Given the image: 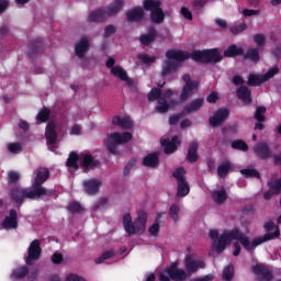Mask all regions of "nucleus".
<instances>
[{"mask_svg": "<svg viewBox=\"0 0 281 281\" xmlns=\"http://www.w3.org/2000/svg\"><path fill=\"white\" fill-rule=\"evenodd\" d=\"M143 165L147 168H157L159 166V156L157 154H149L143 159Z\"/></svg>", "mask_w": 281, "mask_h": 281, "instance_id": "28", "label": "nucleus"}, {"mask_svg": "<svg viewBox=\"0 0 281 281\" xmlns=\"http://www.w3.org/2000/svg\"><path fill=\"white\" fill-rule=\"evenodd\" d=\"M155 38H157V31H155V29H150L148 34L140 36V43L142 45H150Z\"/></svg>", "mask_w": 281, "mask_h": 281, "instance_id": "31", "label": "nucleus"}, {"mask_svg": "<svg viewBox=\"0 0 281 281\" xmlns=\"http://www.w3.org/2000/svg\"><path fill=\"white\" fill-rule=\"evenodd\" d=\"M106 67L110 69L112 76H115V78H119L123 82H126V85H132L131 78L128 77V74L124 68L121 66H114L115 59L110 57L108 58L105 63Z\"/></svg>", "mask_w": 281, "mask_h": 281, "instance_id": "15", "label": "nucleus"}, {"mask_svg": "<svg viewBox=\"0 0 281 281\" xmlns=\"http://www.w3.org/2000/svg\"><path fill=\"white\" fill-rule=\"evenodd\" d=\"M48 117H49V109H47V108H44L37 114V121L38 122H47Z\"/></svg>", "mask_w": 281, "mask_h": 281, "instance_id": "42", "label": "nucleus"}, {"mask_svg": "<svg viewBox=\"0 0 281 281\" xmlns=\"http://www.w3.org/2000/svg\"><path fill=\"white\" fill-rule=\"evenodd\" d=\"M240 172L244 177H256L257 179L260 177L256 169H243Z\"/></svg>", "mask_w": 281, "mask_h": 281, "instance_id": "45", "label": "nucleus"}, {"mask_svg": "<svg viewBox=\"0 0 281 281\" xmlns=\"http://www.w3.org/2000/svg\"><path fill=\"white\" fill-rule=\"evenodd\" d=\"M254 41L258 45V47H263L265 46V35L257 34V35H255Z\"/></svg>", "mask_w": 281, "mask_h": 281, "instance_id": "49", "label": "nucleus"}, {"mask_svg": "<svg viewBox=\"0 0 281 281\" xmlns=\"http://www.w3.org/2000/svg\"><path fill=\"white\" fill-rule=\"evenodd\" d=\"M112 124H114V126H120L121 128H132L133 126V121H131L130 116H114L112 119Z\"/></svg>", "mask_w": 281, "mask_h": 281, "instance_id": "24", "label": "nucleus"}, {"mask_svg": "<svg viewBox=\"0 0 281 281\" xmlns=\"http://www.w3.org/2000/svg\"><path fill=\"white\" fill-rule=\"evenodd\" d=\"M182 80L184 85L180 93V100L186 102V100L192 98L199 91V81L192 80L190 75H183Z\"/></svg>", "mask_w": 281, "mask_h": 281, "instance_id": "12", "label": "nucleus"}, {"mask_svg": "<svg viewBox=\"0 0 281 281\" xmlns=\"http://www.w3.org/2000/svg\"><path fill=\"white\" fill-rule=\"evenodd\" d=\"M9 181L11 183H14V181H19V172L16 171L9 172Z\"/></svg>", "mask_w": 281, "mask_h": 281, "instance_id": "55", "label": "nucleus"}, {"mask_svg": "<svg viewBox=\"0 0 281 281\" xmlns=\"http://www.w3.org/2000/svg\"><path fill=\"white\" fill-rule=\"evenodd\" d=\"M100 186H102V182L99 180H88L83 182V188L87 194H95V192L100 190Z\"/></svg>", "mask_w": 281, "mask_h": 281, "instance_id": "25", "label": "nucleus"}, {"mask_svg": "<svg viewBox=\"0 0 281 281\" xmlns=\"http://www.w3.org/2000/svg\"><path fill=\"white\" fill-rule=\"evenodd\" d=\"M181 144V140H179V137L173 136L170 139L168 138H162L161 139V146L166 153V155H170L172 153H175V150H177V147Z\"/></svg>", "mask_w": 281, "mask_h": 281, "instance_id": "21", "label": "nucleus"}, {"mask_svg": "<svg viewBox=\"0 0 281 281\" xmlns=\"http://www.w3.org/2000/svg\"><path fill=\"white\" fill-rule=\"evenodd\" d=\"M89 49V40L87 37L81 38V41L76 45L75 52L79 58H82L87 50Z\"/></svg>", "mask_w": 281, "mask_h": 281, "instance_id": "27", "label": "nucleus"}, {"mask_svg": "<svg viewBox=\"0 0 281 281\" xmlns=\"http://www.w3.org/2000/svg\"><path fill=\"white\" fill-rule=\"evenodd\" d=\"M81 131H82V127H80L79 125H75L70 131V135H80Z\"/></svg>", "mask_w": 281, "mask_h": 281, "instance_id": "57", "label": "nucleus"}, {"mask_svg": "<svg viewBox=\"0 0 281 281\" xmlns=\"http://www.w3.org/2000/svg\"><path fill=\"white\" fill-rule=\"evenodd\" d=\"M192 58L195 63H221L223 55L217 48L193 50L191 55L183 50L170 49L166 53V60L162 65V76H170L177 71L179 63H183L187 58Z\"/></svg>", "mask_w": 281, "mask_h": 281, "instance_id": "2", "label": "nucleus"}, {"mask_svg": "<svg viewBox=\"0 0 281 281\" xmlns=\"http://www.w3.org/2000/svg\"><path fill=\"white\" fill-rule=\"evenodd\" d=\"M113 256H115V252L113 250H108V251L103 252L101 257L97 258L94 260V262L97 265H102V262H104V260H109V259L113 258Z\"/></svg>", "mask_w": 281, "mask_h": 281, "instance_id": "37", "label": "nucleus"}, {"mask_svg": "<svg viewBox=\"0 0 281 281\" xmlns=\"http://www.w3.org/2000/svg\"><path fill=\"white\" fill-rule=\"evenodd\" d=\"M212 280H214V276L213 274H206L202 278L194 279L193 281H212Z\"/></svg>", "mask_w": 281, "mask_h": 281, "instance_id": "58", "label": "nucleus"}, {"mask_svg": "<svg viewBox=\"0 0 281 281\" xmlns=\"http://www.w3.org/2000/svg\"><path fill=\"white\" fill-rule=\"evenodd\" d=\"M232 148H234L235 150H248L249 147L244 140H234L232 143Z\"/></svg>", "mask_w": 281, "mask_h": 281, "instance_id": "40", "label": "nucleus"}, {"mask_svg": "<svg viewBox=\"0 0 281 281\" xmlns=\"http://www.w3.org/2000/svg\"><path fill=\"white\" fill-rule=\"evenodd\" d=\"M9 153H13L14 155L21 153L23 150V147L19 143H11L8 145Z\"/></svg>", "mask_w": 281, "mask_h": 281, "instance_id": "43", "label": "nucleus"}, {"mask_svg": "<svg viewBox=\"0 0 281 281\" xmlns=\"http://www.w3.org/2000/svg\"><path fill=\"white\" fill-rule=\"evenodd\" d=\"M138 58L144 65H153V63L157 60L155 56H148V55H139Z\"/></svg>", "mask_w": 281, "mask_h": 281, "instance_id": "44", "label": "nucleus"}, {"mask_svg": "<svg viewBox=\"0 0 281 281\" xmlns=\"http://www.w3.org/2000/svg\"><path fill=\"white\" fill-rule=\"evenodd\" d=\"M245 58H249L252 63H258L260 60V55H258L257 48H250L245 55Z\"/></svg>", "mask_w": 281, "mask_h": 281, "instance_id": "36", "label": "nucleus"}, {"mask_svg": "<svg viewBox=\"0 0 281 281\" xmlns=\"http://www.w3.org/2000/svg\"><path fill=\"white\" fill-rule=\"evenodd\" d=\"M199 148V145L196 143H191L189 146L188 151V161L194 162L196 159H199V155L196 154V150Z\"/></svg>", "mask_w": 281, "mask_h": 281, "instance_id": "34", "label": "nucleus"}, {"mask_svg": "<svg viewBox=\"0 0 281 281\" xmlns=\"http://www.w3.org/2000/svg\"><path fill=\"white\" fill-rule=\"evenodd\" d=\"M252 273L257 276L259 281H271L273 280V274L269 271L266 265L256 263L252 266Z\"/></svg>", "mask_w": 281, "mask_h": 281, "instance_id": "18", "label": "nucleus"}, {"mask_svg": "<svg viewBox=\"0 0 281 281\" xmlns=\"http://www.w3.org/2000/svg\"><path fill=\"white\" fill-rule=\"evenodd\" d=\"M45 137H46V144L47 147L55 153V155H58V143L56 142L58 135L56 134V123L49 122L46 126L45 131Z\"/></svg>", "mask_w": 281, "mask_h": 281, "instance_id": "14", "label": "nucleus"}, {"mask_svg": "<svg viewBox=\"0 0 281 281\" xmlns=\"http://www.w3.org/2000/svg\"><path fill=\"white\" fill-rule=\"evenodd\" d=\"M66 281H87V280H85V278H82L78 274L71 273L66 277Z\"/></svg>", "mask_w": 281, "mask_h": 281, "instance_id": "51", "label": "nucleus"}, {"mask_svg": "<svg viewBox=\"0 0 281 281\" xmlns=\"http://www.w3.org/2000/svg\"><path fill=\"white\" fill-rule=\"evenodd\" d=\"M229 117V111L227 109L217 110L211 117L210 124L211 126H221L225 120Z\"/></svg>", "mask_w": 281, "mask_h": 281, "instance_id": "20", "label": "nucleus"}, {"mask_svg": "<svg viewBox=\"0 0 281 281\" xmlns=\"http://www.w3.org/2000/svg\"><path fill=\"white\" fill-rule=\"evenodd\" d=\"M229 170H232V165L229 161H225L218 166L217 175L218 177H227V172H229Z\"/></svg>", "mask_w": 281, "mask_h": 281, "instance_id": "35", "label": "nucleus"}, {"mask_svg": "<svg viewBox=\"0 0 281 281\" xmlns=\"http://www.w3.org/2000/svg\"><path fill=\"white\" fill-rule=\"evenodd\" d=\"M52 261L54 262V265H60L63 262V255L55 252L52 257Z\"/></svg>", "mask_w": 281, "mask_h": 281, "instance_id": "52", "label": "nucleus"}, {"mask_svg": "<svg viewBox=\"0 0 281 281\" xmlns=\"http://www.w3.org/2000/svg\"><path fill=\"white\" fill-rule=\"evenodd\" d=\"M215 23H216V25H218V27H222V29L227 27V22H225V20L216 19Z\"/></svg>", "mask_w": 281, "mask_h": 281, "instance_id": "59", "label": "nucleus"}, {"mask_svg": "<svg viewBox=\"0 0 281 281\" xmlns=\"http://www.w3.org/2000/svg\"><path fill=\"white\" fill-rule=\"evenodd\" d=\"M150 236H157L159 234V224L155 223L154 225H151L148 229Z\"/></svg>", "mask_w": 281, "mask_h": 281, "instance_id": "50", "label": "nucleus"}, {"mask_svg": "<svg viewBox=\"0 0 281 281\" xmlns=\"http://www.w3.org/2000/svg\"><path fill=\"white\" fill-rule=\"evenodd\" d=\"M16 225V211L11 210L9 215L5 216L2 222V229H15Z\"/></svg>", "mask_w": 281, "mask_h": 281, "instance_id": "23", "label": "nucleus"}, {"mask_svg": "<svg viewBox=\"0 0 281 281\" xmlns=\"http://www.w3.org/2000/svg\"><path fill=\"white\" fill-rule=\"evenodd\" d=\"M175 179L178 181V196H188L190 194V184L186 181V169L178 168L173 172Z\"/></svg>", "mask_w": 281, "mask_h": 281, "instance_id": "13", "label": "nucleus"}, {"mask_svg": "<svg viewBox=\"0 0 281 281\" xmlns=\"http://www.w3.org/2000/svg\"><path fill=\"white\" fill-rule=\"evenodd\" d=\"M131 139H133V134L128 132H125L123 134L113 133L106 138L105 146L108 150L115 155V148H117V146H120L121 144H126V142H131Z\"/></svg>", "mask_w": 281, "mask_h": 281, "instance_id": "11", "label": "nucleus"}, {"mask_svg": "<svg viewBox=\"0 0 281 281\" xmlns=\"http://www.w3.org/2000/svg\"><path fill=\"white\" fill-rule=\"evenodd\" d=\"M68 170H78L79 166H82L83 172H89V170H93V168H98L100 166V161H98L89 151H83L80 155H77L76 151L70 153L68 160L66 162Z\"/></svg>", "mask_w": 281, "mask_h": 281, "instance_id": "4", "label": "nucleus"}, {"mask_svg": "<svg viewBox=\"0 0 281 281\" xmlns=\"http://www.w3.org/2000/svg\"><path fill=\"white\" fill-rule=\"evenodd\" d=\"M237 95L245 104H249V102H251V92L247 87H240L237 89Z\"/></svg>", "mask_w": 281, "mask_h": 281, "instance_id": "29", "label": "nucleus"}, {"mask_svg": "<svg viewBox=\"0 0 281 281\" xmlns=\"http://www.w3.org/2000/svg\"><path fill=\"white\" fill-rule=\"evenodd\" d=\"M244 16H256L258 14L257 10H251V9H245L243 11Z\"/></svg>", "mask_w": 281, "mask_h": 281, "instance_id": "56", "label": "nucleus"}, {"mask_svg": "<svg viewBox=\"0 0 281 281\" xmlns=\"http://www.w3.org/2000/svg\"><path fill=\"white\" fill-rule=\"evenodd\" d=\"M169 214L173 221H179V206L173 204L169 210Z\"/></svg>", "mask_w": 281, "mask_h": 281, "instance_id": "46", "label": "nucleus"}, {"mask_svg": "<svg viewBox=\"0 0 281 281\" xmlns=\"http://www.w3.org/2000/svg\"><path fill=\"white\" fill-rule=\"evenodd\" d=\"M278 67L270 68L265 75H249L248 85L256 87L257 85H262V82H267V80H271L273 76L278 74Z\"/></svg>", "mask_w": 281, "mask_h": 281, "instance_id": "17", "label": "nucleus"}, {"mask_svg": "<svg viewBox=\"0 0 281 281\" xmlns=\"http://www.w3.org/2000/svg\"><path fill=\"white\" fill-rule=\"evenodd\" d=\"M205 103V100L203 98H198L192 100L188 105H186L182 110V112L178 115L170 116L169 124L171 126H175L183 115H190V113H195V111H199V109L203 108V104Z\"/></svg>", "mask_w": 281, "mask_h": 281, "instance_id": "10", "label": "nucleus"}, {"mask_svg": "<svg viewBox=\"0 0 281 281\" xmlns=\"http://www.w3.org/2000/svg\"><path fill=\"white\" fill-rule=\"evenodd\" d=\"M68 210L72 214H80V212H82V205L78 202H72L68 205Z\"/></svg>", "mask_w": 281, "mask_h": 281, "instance_id": "41", "label": "nucleus"}, {"mask_svg": "<svg viewBox=\"0 0 281 281\" xmlns=\"http://www.w3.org/2000/svg\"><path fill=\"white\" fill-rule=\"evenodd\" d=\"M233 82H234V85H243V82H245V81L243 80V78L240 76H235L233 78Z\"/></svg>", "mask_w": 281, "mask_h": 281, "instance_id": "62", "label": "nucleus"}, {"mask_svg": "<svg viewBox=\"0 0 281 281\" xmlns=\"http://www.w3.org/2000/svg\"><path fill=\"white\" fill-rule=\"evenodd\" d=\"M149 102H155L157 100L156 111L158 113H167L169 109L177 106V101H175V92L172 90H167L161 93L160 89L154 88L148 94Z\"/></svg>", "mask_w": 281, "mask_h": 281, "instance_id": "5", "label": "nucleus"}, {"mask_svg": "<svg viewBox=\"0 0 281 281\" xmlns=\"http://www.w3.org/2000/svg\"><path fill=\"white\" fill-rule=\"evenodd\" d=\"M265 113H267V109L265 106L257 108L255 113L257 122H265Z\"/></svg>", "mask_w": 281, "mask_h": 281, "instance_id": "39", "label": "nucleus"}, {"mask_svg": "<svg viewBox=\"0 0 281 281\" xmlns=\"http://www.w3.org/2000/svg\"><path fill=\"white\" fill-rule=\"evenodd\" d=\"M192 125V122L190 120L186 119L180 123L181 128H189V126Z\"/></svg>", "mask_w": 281, "mask_h": 281, "instance_id": "60", "label": "nucleus"}, {"mask_svg": "<svg viewBox=\"0 0 281 281\" xmlns=\"http://www.w3.org/2000/svg\"><path fill=\"white\" fill-rule=\"evenodd\" d=\"M112 34H115V26L109 25L104 30V36H111Z\"/></svg>", "mask_w": 281, "mask_h": 281, "instance_id": "54", "label": "nucleus"}, {"mask_svg": "<svg viewBox=\"0 0 281 281\" xmlns=\"http://www.w3.org/2000/svg\"><path fill=\"white\" fill-rule=\"evenodd\" d=\"M240 54H243V47H238L236 45L228 46L224 52V56H226V58H234V56H240Z\"/></svg>", "mask_w": 281, "mask_h": 281, "instance_id": "32", "label": "nucleus"}, {"mask_svg": "<svg viewBox=\"0 0 281 281\" xmlns=\"http://www.w3.org/2000/svg\"><path fill=\"white\" fill-rule=\"evenodd\" d=\"M245 30H247V24L241 23L238 26H233L231 29V32H232V34L237 35V34H240L241 32H245Z\"/></svg>", "mask_w": 281, "mask_h": 281, "instance_id": "47", "label": "nucleus"}, {"mask_svg": "<svg viewBox=\"0 0 281 281\" xmlns=\"http://www.w3.org/2000/svg\"><path fill=\"white\" fill-rule=\"evenodd\" d=\"M186 278H188V272H186V270L179 269L177 262L171 263L169 268H167L166 270H162L159 273L160 281H170V280L181 281V280H186Z\"/></svg>", "mask_w": 281, "mask_h": 281, "instance_id": "9", "label": "nucleus"}, {"mask_svg": "<svg viewBox=\"0 0 281 281\" xmlns=\"http://www.w3.org/2000/svg\"><path fill=\"white\" fill-rule=\"evenodd\" d=\"M19 127L22 128V131H27L30 125L25 121H20Z\"/></svg>", "mask_w": 281, "mask_h": 281, "instance_id": "61", "label": "nucleus"}, {"mask_svg": "<svg viewBox=\"0 0 281 281\" xmlns=\"http://www.w3.org/2000/svg\"><path fill=\"white\" fill-rule=\"evenodd\" d=\"M143 8L144 10H147V12H150L153 23H164L165 14L164 10H161V1L144 0Z\"/></svg>", "mask_w": 281, "mask_h": 281, "instance_id": "8", "label": "nucleus"}, {"mask_svg": "<svg viewBox=\"0 0 281 281\" xmlns=\"http://www.w3.org/2000/svg\"><path fill=\"white\" fill-rule=\"evenodd\" d=\"M122 8H124V0H115L112 4L109 5L108 10L99 9L97 11H92L88 18V21H90V23L104 21V19H109V16L117 14Z\"/></svg>", "mask_w": 281, "mask_h": 281, "instance_id": "7", "label": "nucleus"}, {"mask_svg": "<svg viewBox=\"0 0 281 281\" xmlns=\"http://www.w3.org/2000/svg\"><path fill=\"white\" fill-rule=\"evenodd\" d=\"M5 8H8V1H3L2 3H0V13L3 12Z\"/></svg>", "mask_w": 281, "mask_h": 281, "instance_id": "63", "label": "nucleus"}, {"mask_svg": "<svg viewBox=\"0 0 281 281\" xmlns=\"http://www.w3.org/2000/svg\"><path fill=\"white\" fill-rule=\"evenodd\" d=\"M35 178L33 180L32 190L27 189H14L11 193L12 199L16 203L23 202V199H41L47 194V190L41 187L49 178V170L42 168L35 171Z\"/></svg>", "mask_w": 281, "mask_h": 281, "instance_id": "3", "label": "nucleus"}, {"mask_svg": "<svg viewBox=\"0 0 281 281\" xmlns=\"http://www.w3.org/2000/svg\"><path fill=\"white\" fill-rule=\"evenodd\" d=\"M146 212H139L138 216L133 224V217H131V214L126 213L123 215V226L128 234V236H134V234H144L146 232Z\"/></svg>", "mask_w": 281, "mask_h": 281, "instance_id": "6", "label": "nucleus"}, {"mask_svg": "<svg viewBox=\"0 0 281 281\" xmlns=\"http://www.w3.org/2000/svg\"><path fill=\"white\" fill-rule=\"evenodd\" d=\"M265 231L267 234L261 237H256L252 241L249 240L245 234H243L237 228L223 233L218 237V231L212 229L209 233V236L212 240V249L216 254H221L225 251V248L231 243L234 244V252L233 256H239L240 255V245H243L244 249L246 251H254L258 245H262V243H267V240H273V238H278L280 236V228L276 226L273 222H268L265 224Z\"/></svg>", "mask_w": 281, "mask_h": 281, "instance_id": "1", "label": "nucleus"}, {"mask_svg": "<svg viewBox=\"0 0 281 281\" xmlns=\"http://www.w3.org/2000/svg\"><path fill=\"white\" fill-rule=\"evenodd\" d=\"M126 16H127V21H135V22L142 21L144 16V9L139 7L133 8L126 12Z\"/></svg>", "mask_w": 281, "mask_h": 281, "instance_id": "26", "label": "nucleus"}, {"mask_svg": "<svg viewBox=\"0 0 281 281\" xmlns=\"http://www.w3.org/2000/svg\"><path fill=\"white\" fill-rule=\"evenodd\" d=\"M41 258V241L33 240L29 247V256L26 257V265H32L35 260Z\"/></svg>", "mask_w": 281, "mask_h": 281, "instance_id": "19", "label": "nucleus"}, {"mask_svg": "<svg viewBox=\"0 0 281 281\" xmlns=\"http://www.w3.org/2000/svg\"><path fill=\"white\" fill-rule=\"evenodd\" d=\"M25 276H27L29 281H32L36 278L37 273L27 270V267L18 268L12 272V278H14V280H21V278H25Z\"/></svg>", "mask_w": 281, "mask_h": 281, "instance_id": "22", "label": "nucleus"}, {"mask_svg": "<svg viewBox=\"0 0 281 281\" xmlns=\"http://www.w3.org/2000/svg\"><path fill=\"white\" fill-rule=\"evenodd\" d=\"M255 153H257V155H259V157H261L262 159H267V157H270L271 155V151H269V147L265 143L255 146Z\"/></svg>", "mask_w": 281, "mask_h": 281, "instance_id": "30", "label": "nucleus"}, {"mask_svg": "<svg viewBox=\"0 0 281 281\" xmlns=\"http://www.w3.org/2000/svg\"><path fill=\"white\" fill-rule=\"evenodd\" d=\"M181 14L184 19H187V21H192V11H190V9L182 7Z\"/></svg>", "mask_w": 281, "mask_h": 281, "instance_id": "48", "label": "nucleus"}, {"mask_svg": "<svg viewBox=\"0 0 281 281\" xmlns=\"http://www.w3.org/2000/svg\"><path fill=\"white\" fill-rule=\"evenodd\" d=\"M146 281H155V274L153 273L147 274Z\"/></svg>", "mask_w": 281, "mask_h": 281, "instance_id": "64", "label": "nucleus"}, {"mask_svg": "<svg viewBox=\"0 0 281 281\" xmlns=\"http://www.w3.org/2000/svg\"><path fill=\"white\" fill-rule=\"evenodd\" d=\"M212 199L215 203H225V201H227V192L223 189L215 190L212 193Z\"/></svg>", "mask_w": 281, "mask_h": 281, "instance_id": "33", "label": "nucleus"}, {"mask_svg": "<svg viewBox=\"0 0 281 281\" xmlns=\"http://www.w3.org/2000/svg\"><path fill=\"white\" fill-rule=\"evenodd\" d=\"M206 100H207V102H210V104H214V102H216V100H218V93L211 92Z\"/></svg>", "mask_w": 281, "mask_h": 281, "instance_id": "53", "label": "nucleus"}, {"mask_svg": "<svg viewBox=\"0 0 281 281\" xmlns=\"http://www.w3.org/2000/svg\"><path fill=\"white\" fill-rule=\"evenodd\" d=\"M234 278V266L229 265L226 268H224L223 271V280L229 281Z\"/></svg>", "mask_w": 281, "mask_h": 281, "instance_id": "38", "label": "nucleus"}, {"mask_svg": "<svg viewBox=\"0 0 281 281\" xmlns=\"http://www.w3.org/2000/svg\"><path fill=\"white\" fill-rule=\"evenodd\" d=\"M184 269L187 273H196L199 269H205V262L196 257V255H187L184 258Z\"/></svg>", "mask_w": 281, "mask_h": 281, "instance_id": "16", "label": "nucleus"}]
</instances>
